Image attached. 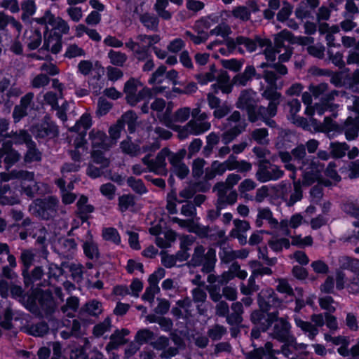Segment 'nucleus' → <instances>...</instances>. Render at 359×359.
Wrapping results in <instances>:
<instances>
[{
  "label": "nucleus",
  "mask_w": 359,
  "mask_h": 359,
  "mask_svg": "<svg viewBox=\"0 0 359 359\" xmlns=\"http://www.w3.org/2000/svg\"><path fill=\"white\" fill-rule=\"evenodd\" d=\"M293 160L298 163H300L302 166L300 169H302L303 166L308 163L309 160L306 158V150L304 144L301 143L297 144L292 150Z\"/></svg>",
  "instance_id": "46"
},
{
  "label": "nucleus",
  "mask_w": 359,
  "mask_h": 359,
  "mask_svg": "<svg viewBox=\"0 0 359 359\" xmlns=\"http://www.w3.org/2000/svg\"><path fill=\"white\" fill-rule=\"evenodd\" d=\"M186 154L187 150L182 149L170 157V172L181 180L185 179L190 172L189 167L182 161Z\"/></svg>",
  "instance_id": "17"
},
{
  "label": "nucleus",
  "mask_w": 359,
  "mask_h": 359,
  "mask_svg": "<svg viewBox=\"0 0 359 359\" xmlns=\"http://www.w3.org/2000/svg\"><path fill=\"white\" fill-rule=\"evenodd\" d=\"M219 135L215 132L206 136V144L203 149V154L205 157H208L212 154L215 147L219 144Z\"/></svg>",
  "instance_id": "49"
},
{
  "label": "nucleus",
  "mask_w": 359,
  "mask_h": 359,
  "mask_svg": "<svg viewBox=\"0 0 359 359\" xmlns=\"http://www.w3.org/2000/svg\"><path fill=\"white\" fill-rule=\"evenodd\" d=\"M8 265L4 266L0 273V278L8 280H13L17 278L16 273L13 271L17 266V261L15 256H8L7 259Z\"/></svg>",
  "instance_id": "40"
},
{
  "label": "nucleus",
  "mask_w": 359,
  "mask_h": 359,
  "mask_svg": "<svg viewBox=\"0 0 359 359\" xmlns=\"http://www.w3.org/2000/svg\"><path fill=\"white\" fill-rule=\"evenodd\" d=\"M34 93L29 92L21 97L20 104L14 107L13 111V117L15 121H19L26 116L28 114V110L34 108Z\"/></svg>",
  "instance_id": "22"
},
{
  "label": "nucleus",
  "mask_w": 359,
  "mask_h": 359,
  "mask_svg": "<svg viewBox=\"0 0 359 359\" xmlns=\"http://www.w3.org/2000/svg\"><path fill=\"white\" fill-rule=\"evenodd\" d=\"M168 5V1L166 0H156L154 4V10L157 13L158 17L163 20H170L172 18V13L165 10Z\"/></svg>",
  "instance_id": "61"
},
{
  "label": "nucleus",
  "mask_w": 359,
  "mask_h": 359,
  "mask_svg": "<svg viewBox=\"0 0 359 359\" xmlns=\"http://www.w3.org/2000/svg\"><path fill=\"white\" fill-rule=\"evenodd\" d=\"M36 254L32 249H22L20 251V261L22 265V272L29 269L33 265Z\"/></svg>",
  "instance_id": "41"
},
{
  "label": "nucleus",
  "mask_w": 359,
  "mask_h": 359,
  "mask_svg": "<svg viewBox=\"0 0 359 359\" xmlns=\"http://www.w3.org/2000/svg\"><path fill=\"white\" fill-rule=\"evenodd\" d=\"M319 0H302L295 9V15L298 19L313 18V12L319 6Z\"/></svg>",
  "instance_id": "27"
},
{
  "label": "nucleus",
  "mask_w": 359,
  "mask_h": 359,
  "mask_svg": "<svg viewBox=\"0 0 359 359\" xmlns=\"http://www.w3.org/2000/svg\"><path fill=\"white\" fill-rule=\"evenodd\" d=\"M89 137L94 149L100 148L107 151L112 147L109 137L101 130L93 129L89 133Z\"/></svg>",
  "instance_id": "28"
},
{
  "label": "nucleus",
  "mask_w": 359,
  "mask_h": 359,
  "mask_svg": "<svg viewBox=\"0 0 359 359\" xmlns=\"http://www.w3.org/2000/svg\"><path fill=\"white\" fill-rule=\"evenodd\" d=\"M91 158L93 163L97 165H100L102 168H107L110 164V160L105 156V154L102 150L93 149L91 151Z\"/></svg>",
  "instance_id": "58"
},
{
  "label": "nucleus",
  "mask_w": 359,
  "mask_h": 359,
  "mask_svg": "<svg viewBox=\"0 0 359 359\" xmlns=\"http://www.w3.org/2000/svg\"><path fill=\"white\" fill-rule=\"evenodd\" d=\"M311 319L312 322L315 323V325H312L309 322L304 321L297 317L294 318V321L297 326L300 327L303 331L309 332V337L311 339H313L318 333V330L316 326L322 327L325 324V313L313 314L311 316Z\"/></svg>",
  "instance_id": "18"
},
{
  "label": "nucleus",
  "mask_w": 359,
  "mask_h": 359,
  "mask_svg": "<svg viewBox=\"0 0 359 359\" xmlns=\"http://www.w3.org/2000/svg\"><path fill=\"white\" fill-rule=\"evenodd\" d=\"M315 165L314 162L311 163V169L310 170H304L302 175V184L304 186H310L314 182L319 180L320 172L318 170H313V166Z\"/></svg>",
  "instance_id": "50"
},
{
  "label": "nucleus",
  "mask_w": 359,
  "mask_h": 359,
  "mask_svg": "<svg viewBox=\"0 0 359 359\" xmlns=\"http://www.w3.org/2000/svg\"><path fill=\"white\" fill-rule=\"evenodd\" d=\"M208 118V115L205 112H203V114L198 118L190 120L182 128H177L180 130L179 138L183 140L190 135H199L209 130L211 123L207 121Z\"/></svg>",
  "instance_id": "6"
},
{
  "label": "nucleus",
  "mask_w": 359,
  "mask_h": 359,
  "mask_svg": "<svg viewBox=\"0 0 359 359\" xmlns=\"http://www.w3.org/2000/svg\"><path fill=\"white\" fill-rule=\"evenodd\" d=\"M167 114L168 109L163 116V121L167 127L177 131L179 137L180 130L177 128H182V126L176 125L175 123H184L187 121L191 114V109L189 107L180 108L174 113L172 117L168 116Z\"/></svg>",
  "instance_id": "20"
},
{
  "label": "nucleus",
  "mask_w": 359,
  "mask_h": 359,
  "mask_svg": "<svg viewBox=\"0 0 359 359\" xmlns=\"http://www.w3.org/2000/svg\"><path fill=\"white\" fill-rule=\"evenodd\" d=\"M336 287L338 290L346 289L352 295L359 294V276L353 275L346 277L341 270L336 271Z\"/></svg>",
  "instance_id": "15"
},
{
  "label": "nucleus",
  "mask_w": 359,
  "mask_h": 359,
  "mask_svg": "<svg viewBox=\"0 0 359 359\" xmlns=\"http://www.w3.org/2000/svg\"><path fill=\"white\" fill-rule=\"evenodd\" d=\"M77 249V244L74 238H60L57 241V252L60 256L69 259Z\"/></svg>",
  "instance_id": "29"
},
{
  "label": "nucleus",
  "mask_w": 359,
  "mask_h": 359,
  "mask_svg": "<svg viewBox=\"0 0 359 359\" xmlns=\"http://www.w3.org/2000/svg\"><path fill=\"white\" fill-rule=\"evenodd\" d=\"M280 102L281 101H269L267 107L260 105L259 111L257 115V121H262L270 128H278V124L272 118L276 116L278 107L280 104Z\"/></svg>",
  "instance_id": "19"
},
{
  "label": "nucleus",
  "mask_w": 359,
  "mask_h": 359,
  "mask_svg": "<svg viewBox=\"0 0 359 359\" xmlns=\"http://www.w3.org/2000/svg\"><path fill=\"white\" fill-rule=\"evenodd\" d=\"M46 50H50L52 53H58L62 48V36L54 33L48 36L44 35V42L41 48Z\"/></svg>",
  "instance_id": "33"
},
{
  "label": "nucleus",
  "mask_w": 359,
  "mask_h": 359,
  "mask_svg": "<svg viewBox=\"0 0 359 359\" xmlns=\"http://www.w3.org/2000/svg\"><path fill=\"white\" fill-rule=\"evenodd\" d=\"M12 177L20 180V184H25L27 182H32L34 180V173L27 170H12Z\"/></svg>",
  "instance_id": "63"
},
{
  "label": "nucleus",
  "mask_w": 359,
  "mask_h": 359,
  "mask_svg": "<svg viewBox=\"0 0 359 359\" xmlns=\"http://www.w3.org/2000/svg\"><path fill=\"white\" fill-rule=\"evenodd\" d=\"M41 33L39 29L31 31L27 38L26 43L29 50H33L36 49L41 43Z\"/></svg>",
  "instance_id": "56"
},
{
  "label": "nucleus",
  "mask_w": 359,
  "mask_h": 359,
  "mask_svg": "<svg viewBox=\"0 0 359 359\" xmlns=\"http://www.w3.org/2000/svg\"><path fill=\"white\" fill-rule=\"evenodd\" d=\"M287 106L289 107V113L291 116V119L293 123L300 126L304 123L306 119L303 117L297 116V114L301 108V103L298 99H292L287 102Z\"/></svg>",
  "instance_id": "42"
},
{
  "label": "nucleus",
  "mask_w": 359,
  "mask_h": 359,
  "mask_svg": "<svg viewBox=\"0 0 359 359\" xmlns=\"http://www.w3.org/2000/svg\"><path fill=\"white\" fill-rule=\"evenodd\" d=\"M257 75L255 68L248 65L242 73L237 74L232 79L233 84L238 86H245Z\"/></svg>",
  "instance_id": "34"
},
{
  "label": "nucleus",
  "mask_w": 359,
  "mask_h": 359,
  "mask_svg": "<svg viewBox=\"0 0 359 359\" xmlns=\"http://www.w3.org/2000/svg\"><path fill=\"white\" fill-rule=\"evenodd\" d=\"M231 312H229L226 319V323L231 326H238L243 321V314L244 313V307L243 303L240 302H233L230 306Z\"/></svg>",
  "instance_id": "30"
},
{
  "label": "nucleus",
  "mask_w": 359,
  "mask_h": 359,
  "mask_svg": "<svg viewBox=\"0 0 359 359\" xmlns=\"http://www.w3.org/2000/svg\"><path fill=\"white\" fill-rule=\"evenodd\" d=\"M330 147L331 154L337 158L344 157L349 149V146L346 142H331Z\"/></svg>",
  "instance_id": "59"
},
{
  "label": "nucleus",
  "mask_w": 359,
  "mask_h": 359,
  "mask_svg": "<svg viewBox=\"0 0 359 359\" xmlns=\"http://www.w3.org/2000/svg\"><path fill=\"white\" fill-rule=\"evenodd\" d=\"M341 130L348 140H355L359 133V118L348 117L341 126Z\"/></svg>",
  "instance_id": "31"
},
{
  "label": "nucleus",
  "mask_w": 359,
  "mask_h": 359,
  "mask_svg": "<svg viewBox=\"0 0 359 359\" xmlns=\"http://www.w3.org/2000/svg\"><path fill=\"white\" fill-rule=\"evenodd\" d=\"M216 250L214 248H205L197 244L194 249L187 265L189 267H201L202 273H213L217 263Z\"/></svg>",
  "instance_id": "1"
},
{
  "label": "nucleus",
  "mask_w": 359,
  "mask_h": 359,
  "mask_svg": "<svg viewBox=\"0 0 359 359\" xmlns=\"http://www.w3.org/2000/svg\"><path fill=\"white\" fill-rule=\"evenodd\" d=\"M155 334L149 329L140 330L135 335V341L140 345L150 344L155 339Z\"/></svg>",
  "instance_id": "57"
},
{
  "label": "nucleus",
  "mask_w": 359,
  "mask_h": 359,
  "mask_svg": "<svg viewBox=\"0 0 359 359\" xmlns=\"http://www.w3.org/2000/svg\"><path fill=\"white\" fill-rule=\"evenodd\" d=\"M266 293L263 296H258L259 308L269 312H272V310L277 311L276 309L281 306L283 301L272 290L266 291Z\"/></svg>",
  "instance_id": "23"
},
{
  "label": "nucleus",
  "mask_w": 359,
  "mask_h": 359,
  "mask_svg": "<svg viewBox=\"0 0 359 359\" xmlns=\"http://www.w3.org/2000/svg\"><path fill=\"white\" fill-rule=\"evenodd\" d=\"M142 83L134 78L130 79L124 86L123 91L126 94L127 103L135 107L141 101H149L152 98V91L150 88L144 87L137 91Z\"/></svg>",
  "instance_id": "2"
},
{
  "label": "nucleus",
  "mask_w": 359,
  "mask_h": 359,
  "mask_svg": "<svg viewBox=\"0 0 359 359\" xmlns=\"http://www.w3.org/2000/svg\"><path fill=\"white\" fill-rule=\"evenodd\" d=\"M59 201L55 196H48L35 201L36 212L43 219L48 220L56 216Z\"/></svg>",
  "instance_id": "12"
},
{
  "label": "nucleus",
  "mask_w": 359,
  "mask_h": 359,
  "mask_svg": "<svg viewBox=\"0 0 359 359\" xmlns=\"http://www.w3.org/2000/svg\"><path fill=\"white\" fill-rule=\"evenodd\" d=\"M142 83L134 78L130 79L124 86L123 91L126 94L127 103L135 107L141 101H149L152 98V91L150 88L144 87L137 91Z\"/></svg>",
  "instance_id": "3"
},
{
  "label": "nucleus",
  "mask_w": 359,
  "mask_h": 359,
  "mask_svg": "<svg viewBox=\"0 0 359 359\" xmlns=\"http://www.w3.org/2000/svg\"><path fill=\"white\" fill-rule=\"evenodd\" d=\"M36 300V294L35 297L25 294L21 299H19V302L32 313L39 316L40 308H38Z\"/></svg>",
  "instance_id": "44"
},
{
  "label": "nucleus",
  "mask_w": 359,
  "mask_h": 359,
  "mask_svg": "<svg viewBox=\"0 0 359 359\" xmlns=\"http://www.w3.org/2000/svg\"><path fill=\"white\" fill-rule=\"evenodd\" d=\"M174 154L171 152L167 147L162 149L157 154L154 161V166L151 168V172L158 175H167L168 170L166 168L167 163L165 162L166 157L168 158L170 161V156Z\"/></svg>",
  "instance_id": "25"
},
{
  "label": "nucleus",
  "mask_w": 359,
  "mask_h": 359,
  "mask_svg": "<svg viewBox=\"0 0 359 359\" xmlns=\"http://www.w3.org/2000/svg\"><path fill=\"white\" fill-rule=\"evenodd\" d=\"M237 108L245 111L248 120L250 123L257 121V115L260 106L258 105V100L256 99V93L251 89H245L241 94L236 102Z\"/></svg>",
  "instance_id": "4"
},
{
  "label": "nucleus",
  "mask_w": 359,
  "mask_h": 359,
  "mask_svg": "<svg viewBox=\"0 0 359 359\" xmlns=\"http://www.w3.org/2000/svg\"><path fill=\"white\" fill-rule=\"evenodd\" d=\"M38 308H40V315L46 318L52 316L57 309V304L53 297L52 291L48 290H39L36 291Z\"/></svg>",
  "instance_id": "13"
},
{
  "label": "nucleus",
  "mask_w": 359,
  "mask_h": 359,
  "mask_svg": "<svg viewBox=\"0 0 359 359\" xmlns=\"http://www.w3.org/2000/svg\"><path fill=\"white\" fill-rule=\"evenodd\" d=\"M25 332L34 337H43L48 333L49 326L47 323L41 321L36 324L27 325L24 327Z\"/></svg>",
  "instance_id": "35"
},
{
  "label": "nucleus",
  "mask_w": 359,
  "mask_h": 359,
  "mask_svg": "<svg viewBox=\"0 0 359 359\" xmlns=\"http://www.w3.org/2000/svg\"><path fill=\"white\" fill-rule=\"evenodd\" d=\"M5 156L4 163L6 170H8L12 165L19 161L20 154L11 147L10 142H3L2 147L0 148V159Z\"/></svg>",
  "instance_id": "26"
},
{
  "label": "nucleus",
  "mask_w": 359,
  "mask_h": 359,
  "mask_svg": "<svg viewBox=\"0 0 359 359\" xmlns=\"http://www.w3.org/2000/svg\"><path fill=\"white\" fill-rule=\"evenodd\" d=\"M21 9L23 13L21 18L26 20L30 16L33 15L36 11V7L34 0H25L21 4Z\"/></svg>",
  "instance_id": "64"
},
{
  "label": "nucleus",
  "mask_w": 359,
  "mask_h": 359,
  "mask_svg": "<svg viewBox=\"0 0 359 359\" xmlns=\"http://www.w3.org/2000/svg\"><path fill=\"white\" fill-rule=\"evenodd\" d=\"M140 20L148 29L157 32L158 29L159 19L154 14L145 13L140 15Z\"/></svg>",
  "instance_id": "43"
},
{
  "label": "nucleus",
  "mask_w": 359,
  "mask_h": 359,
  "mask_svg": "<svg viewBox=\"0 0 359 359\" xmlns=\"http://www.w3.org/2000/svg\"><path fill=\"white\" fill-rule=\"evenodd\" d=\"M26 147L27 151L24 156V161L25 163H30L34 161L39 162L41 161V152L36 147V144L33 140L27 144Z\"/></svg>",
  "instance_id": "37"
},
{
  "label": "nucleus",
  "mask_w": 359,
  "mask_h": 359,
  "mask_svg": "<svg viewBox=\"0 0 359 359\" xmlns=\"http://www.w3.org/2000/svg\"><path fill=\"white\" fill-rule=\"evenodd\" d=\"M292 34L286 30H283L275 35L274 46H273V51H274V56L278 54L279 62H287L293 53V48L291 46L290 40Z\"/></svg>",
  "instance_id": "7"
},
{
  "label": "nucleus",
  "mask_w": 359,
  "mask_h": 359,
  "mask_svg": "<svg viewBox=\"0 0 359 359\" xmlns=\"http://www.w3.org/2000/svg\"><path fill=\"white\" fill-rule=\"evenodd\" d=\"M129 333L128 330L122 329L121 330H116L111 336L110 341L106 346L107 352L116 349L118 346L124 344V336Z\"/></svg>",
  "instance_id": "36"
},
{
  "label": "nucleus",
  "mask_w": 359,
  "mask_h": 359,
  "mask_svg": "<svg viewBox=\"0 0 359 359\" xmlns=\"http://www.w3.org/2000/svg\"><path fill=\"white\" fill-rule=\"evenodd\" d=\"M339 95V91L336 90H332L330 91L326 92L323 97H321V102L323 104H325L327 108H330V111L332 112L333 116H337V112H335L336 109L338 107V104L332 103L331 102L334 100L335 97Z\"/></svg>",
  "instance_id": "47"
},
{
  "label": "nucleus",
  "mask_w": 359,
  "mask_h": 359,
  "mask_svg": "<svg viewBox=\"0 0 359 359\" xmlns=\"http://www.w3.org/2000/svg\"><path fill=\"white\" fill-rule=\"evenodd\" d=\"M108 57L110 60V62L117 67H123L128 60V57L125 53L114 50L109 51Z\"/></svg>",
  "instance_id": "62"
},
{
  "label": "nucleus",
  "mask_w": 359,
  "mask_h": 359,
  "mask_svg": "<svg viewBox=\"0 0 359 359\" xmlns=\"http://www.w3.org/2000/svg\"><path fill=\"white\" fill-rule=\"evenodd\" d=\"M232 33V30L230 26L226 23H220L216 26L214 29H211L209 32V35L221 36L224 38V43L226 45V41L227 39H232L229 36Z\"/></svg>",
  "instance_id": "55"
},
{
  "label": "nucleus",
  "mask_w": 359,
  "mask_h": 359,
  "mask_svg": "<svg viewBox=\"0 0 359 359\" xmlns=\"http://www.w3.org/2000/svg\"><path fill=\"white\" fill-rule=\"evenodd\" d=\"M255 41L256 42V46L258 45L261 48H265L264 55L268 61L274 62L276 60L274 51L272 50V43L269 39L257 37Z\"/></svg>",
  "instance_id": "48"
},
{
  "label": "nucleus",
  "mask_w": 359,
  "mask_h": 359,
  "mask_svg": "<svg viewBox=\"0 0 359 359\" xmlns=\"http://www.w3.org/2000/svg\"><path fill=\"white\" fill-rule=\"evenodd\" d=\"M8 24H11L20 34L22 29V24L13 16L0 12V31H5Z\"/></svg>",
  "instance_id": "45"
},
{
  "label": "nucleus",
  "mask_w": 359,
  "mask_h": 359,
  "mask_svg": "<svg viewBox=\"0 0 359 359\" xmlns=\"http://www.w3.org/2000/svg\"><path fill=\"white\" fill-rule=\"evenodd\" d=\"M268 245L272 250L279 252L283 248L288 249L290 247V242L286 238H278L277 236H273L268 241Z\"/></svg>",
  "instance_id": "51"
},
{
  "label": "nucleus",
  "mask_w": 359,
  "mask_h": 359,
  "mask_svg": "<svg viewBox=\"0 0 359 359\" xmlns=\"http://www.w3.org/2000/svg\"><path fill=\"white\" fill-rule=\"evenodd\" d=\"M268 136L269 133L266 128H256L249 133V140L250 141H255L260 145H267L269 142Z\"/></svg>",
  "instance_id": "39"
},
{
  "label": "nucleus",
  "mask_w": 359,
  "mask_h": 359,
  "mask_svg": "<svg viewBox=\"0 0 359 359\" xmlns=\"http://www.w3.org/2000/svg\"><path fill=\"white\" fill-rule=\"evenodd\" d=\"M231 170H237L241 173H245L250 171L252 168L251 163L245 160L238 161L235 155L231 154Z\"/></svg>",
  "instance_id": "54"
},
{
  "label": "nucleus",
  "mask_w": 359,
  "mask_h": 359,
  "mask_svg": "<svg viewBox=\"0 0 359 359\" xmlns=\"http://www.w3.org/2000/svg\"><path fill=\"white\" fill-rule=\"evenodd\" d=\"M212 191L216 193V203L219 207L226 208L228 205L235 204L238 199V193L236 190H231L223 186L222 181L217 182Z\"/></svg>",
  "instance_id": "14"
},
{
  "label": "nucleus",
  "mask_w": 359,
  "mask_h": 359,
  "mask_svg": "<svg viewBox=\"0 0 359 359\" xmlns=\"http://www.w3.org/2000/svg\"><path fill=\"white\" fill-rule=\"evenodd\" d=\"M262 77L268 85L262 93V97L268 101H281L282 95L277 90L279 76L273 70L266 69L263 72Z\"/></svg>",
  "instance_id": "10"
},
{
  "label": "nucleus",
  "mask_w": 359,
  "mask_h": 359,
  "mask_svg": "<svg viewBox=\"0 0 359 359\" xmlns=\"http://www.w3.org/2000/svg\"><path fill=\"white\" fill-rule=\"evenodd\" d=\"M45 272L41 266H36L33 269H27L22 272L24 279V283L26 287H31L35 291L41 290V287H45L50 285V282L48 279L42 280Z\"/></svg>",
  "instance_id": "9"
},
{
  "label": "nucleus",
  "mask_w": 359,
  "mask_h": 359,
  "mask_svg": "<svg viewBox=\"0 0 359 359\" xmlns=\"http://www.w3.org/2000/svg\"><path fill=\"white\" fill-rule=\"evenodd\" d=\"M31 131L36 138H53L58 135L57 126L53 122L48 121L33 126Z\"/></svg>",
  "instance_id": "24"
},
{
  "label": "nucleus",
  "mask_w": 359,
  "mask_h": 359,
  "mask_svg": "<svg viewBox=\"0 0 359 359\" xmlns=\"http://www.w3.org/2000/svg\"><path fill=\"white\" fill-rule=\"evenodd\" d=\"M137 116L133 111H128L124 113L118 120L121 122V125L124 128L125 125L128 126V130L130 133H133L136 130L137 126Z\"/></svg>",
  "instance_id": "38"
},
{
  "label": "nucleus",
  "mask_w": 359,
  "mask_h": 359,
  "mask_svg": "<svg viewBox=\"0 0 359 359\" xmlns=\"http://www.w3.org/2000/svg\"><path fill=\"white\" fill-rule=\"evenodd\" d=\"M243 45L249 52H253L256 49V42L248 37L238 36L233 39H227L226 41V46L229 53H233L238 49V52L243 53V49L240 47Z\"/></svg>",
  "instance_id": "21"
},
{
  "label": "nucleus",
  "mask_w": 359,
  "mask_h": 359,
  "mask_svg": "<svg viewBox=\"0 0 359 359\" xmlns=\"http://www.w3.org/2000/svg\"><path fill=\"white\" fill-rule=\"evenodd\" d=\"M92 125L91 116L88 114H84L81 116L80 119L76 121L74 126L70 130L75 132H83L86 133L88 129L90 128Z\"/></svg>",
  "instance_id": "53"
},
{
  "label": "nucleus",
  "mask_w": 359,
  "mask_h": 359,
  "mask_svg": "<svg viewBox=\"0 0 359 359\" xmlns=\"http://www.w3.org/2000/svg\"><path fill=\"white\" fill-rule=\"evenodd\" d=\"M227 333V329L224 325L215 324L207 332L208 337L212 341L220 340Z\"/></svg>",
  "instance_id": "52"
},
{
  "label": "nucleus",
  "mask_w": 359,
  "mask_h": 359,
  "mask_svg": "<svg viewBox=\"0 0 359 359\" xmlns=\"http://www.w3.org/2000/svg\"><path fill=\"white\" fill-rule=\"evenodd\" d=\"M7 137L10 140L5 142H10L11 147L13 144L20 145L25 144L27 145L32 140L31 135L26 130H12L8 133Z\"/></svg>",
  "instance_id": "32"
},
{
  "label": "nucleus",
  "mask_w": 359,
  "mask_h": 359,
  "mask_svg": "<svg viewBox=\"0 0 359 359\" xmlns=\"http://www.w3.org/2000/svg\"><path fill=\"white\" fill-rule=\"evenodd\" d=\"M248 126L245 119L241 118V114L238 111H234L226 119L225 127L229 128L222 135V140L224 144H228L233 141L239 135L245 130Z\"/></svg>",
  "instance_id": "5"
},
{
  "label": "nucleus",
  "mask_w": 359,
  "mask_h": 359,
  "mask_svg": "<svg viewBox=\"0 0 359 359\" xmlns=\"http://www.w3.org/2000/svg\"><path fill=\"white\" fill-rule=\"evenodd\" d=\"M271 332V336L282 343H288L291 345L296 344V339L292 334L290 323L285 318H276Z\"/></svg>",
  "instance_id": "8"
},
{
  "label": "nucleus",
  "mask_w": 359,
  "mask_h": 359,
  "mask_svg": "<svg viewBox=\"0 0 359 359\" xmlns=\"http://www.w3.org/2000/svg\"><path fill=\"white\" fill-rule=\"evenodd\" d=\"M340 268L348 269L354 273L359 271V260L349 257H342L339 259Z\"/></svg>",
  "instance_id": "60"
},
{
  "label": "nucleus",
  "mask_w": 359,
  "mask_h": 359,
  "mask_svg": "<svg viewBox=\"0 0 359 359\" xmlns=\"http://www.w3.org/2000/svg\"><path fill=\"white\" fill-rule=\"evenodd\" d=\"M278 316L279 312L278 311L269 312L259 308L252 312L250 320L254 325L260 327L262 332H266L272 325Z\"/></svg>",
  "instance_id": "16"
},
{
  "label": "nucleus",
  "mask_w": 359,
  "mask_h": 359,
  "mask_svg": "<svg viewBox=\"0 0 359 359\" xmlns=\"http://www.w3.org/2000/svg\"><path fill=\"white\" fill-rule=\"evenodd\" d=\"M284 171L279 166L271 164L268 161H261L255 174L256 178L261 182L276 181L281 178Z\"/></svg>",
  "instance_id": "11"
}]
</instances>
